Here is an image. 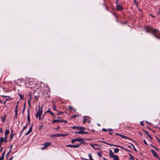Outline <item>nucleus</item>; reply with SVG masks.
<instances>
[{"mask_svg": "<svg viewBox=\"0 0 160 160\" xmlns=\"http://www.w3.org/2000/svg\"><path fill=\"white\" fill-rule=\"evenodd\" d=\"M43 106V105H42L41 107L40 108V105L39 106V108L38 109V111L37 112L39 113L40 114H42V108Z\"/></svg>", "mask_w": 160, "mask_h": 160, "instance_id": "obj_8", "label": "nucleus"}, {"mask_svg": "<svg viewBox=\"0 0 160 160\" xmlns=\"http://www.w3.org/2000/svg\"><path fill=\"white\" fill-rule=\"evenodd\" d=\"M143 142H144V143L145 144H146L147 145H148V144H147V142H146V141L145 140H143Z\"/></svg>", "mask_w": 160, "mask_h": 160, "instance_id": "obj_45", "label": "nucleus"}, {"mask_svg": "<svg viewBox=\"0 0 160 160\" xmlns=\"http://www.w3.org/2000/svg\"><path fill=\"white\" fill-rule=\"evenodd\" d=\"M15 116L16 118H17L18 115V109L17 108H15Z\"/></svg>", "mask_w": 160, "mask_h": 160, "instance_id": "obj_21", "label": "nucleus"}, {"mask_svg": "<svg viewBox=\"0 0 160 160\" xmlns=\"http://www.w3.org/2000/svg\"><path fill=\"white\" fill-rule=\"evenodd\" d=\"M88 156H89L90 160H93L92 158V155L91 154H90V153L89 154Z\"/></svg>", "mask_w": 160, "mask_h": 160, "instance_id": "obj_26", "label": "nucleus"}, {"mask_svg": "<svg viewBox=\"0 0 160 160\" xmlns=\"http://www.w3.org/2000/svg\"><path fill=\"white\" fill-rule=\"evenodd\" d=\"M140 124L141 125H142V126H143L144 125V124H143V122H140Z\"/></svg>", "mask_w": 160, "mask_h": 160, "instance_id": "obj_44", "label": "nucleus"}, {"mask_svg": "<svg viewBox=\"0 0 160 160\" xmlns=\"http://www.w3.org/2000/svg\"><path fill=\"white\" fill-rule=\"evenodd\" d=\"M100 142H102L103 143H104L105 144H107V145H110V146H113V144L108 143H107V142H105L104 141H100Z\"/></svg>", "mask_w": 160, "mask_h": 160, "instance_id": "obj_18", "label": "nucleus"}, {"mask_svg": "<svg viewBox=\"0 0 160 160\" xmlns=\"http://www.w3.org/2000/svg\"><path fill=\"white\" fill-rule=\"evenodd\" d=\"M0 132L1 133H2V128H0Z\"/></svg>", "mask_w": 160, "mask_h": 160, "instance_id": "obj_59", "label": "nucleus"}, {"mask_svg": "<svg viewBox=\"0 0 160 160\" xmlns=\"http://www.w3.org/2000/svg\"><path fill=\"white\" fill-rule=\"evenodd\" d=\"M39 119L40 120L41 119V116L38 117Z\"/></svg>", "mask_w": 160, "mask_h": 160, "instance_id": "obj_61", "label": "nucleus"}, {"mask_svg": "<svg viewBox=\"0 0 160 160\" xmlns=\"http://www.w3.org/2000/svg\"><path fill=\"white\" fill-rule=\"evenodd\" d=\"M9 153H9V152H8V153H7L6 155V157H7L9 155Z\"/></svg>", "mask_w": 160, "mask_h": 160, "instance_id": "obj_57", "label": "nucleus"}, {"mask_svg": "<svg viewBox=\"0 0 160 160\" xmlns=\"http://www.w3.org/2000/svg\"><path fill=\"white\" fill-rule=\"evenodd\" d=\"M129 159L131 160H134V159L132 156L130 157Z\"/></svg>", "mask_w": 160, "mask_h": 160, "instance_id": "obj_40", "label": "nucleus"}, {"mask_svg": "<svg viewBox=\"0 0 160 160\" xmlns=\"http://www.w3.org/2000/svg\"><path fill=\"white\" fill-rule=\"evenodd\" d=\"M3 89L4 91L5 92H8V90L7 88H4Z\"/></svg>", "mask_w": 160, "mask_h": 160, "instance_id": "obj_30", "label": "nucleus"}, {"mask_svg": "<svg viewBox=\"0 0 160 160\" xmlns=\"http://www.w3.org/2000/svg\"><path fill=\"white\" fill-rule=\"evenodd\" d=\"M79 116V115L78 114H76V115H73L71 117V118H76V117H78Z\"/></svg>", "mask_w": 160, "mask_h": 160, "instance_id": "obj_32", "label": "nucleus"}, {"mask_svg": "<svg viewBox=\"0 0 160 160\" xmlns=\"http://www.w3.org/2000/svg\"><path fill=\"white\" fill-rule=\"evenodd\" d=\"M51 145V143L50 142H46L43 144V145L46 148H47L48 147L50 146Z\"/></svg>", "mask_w": 160, "mask_h": 160, "instance_id": "obj_11", "label": "nucleus"}, {"mask_svg": "<svg viewBox=\"0 0 160 160\" xmlns=\"http://www.w3.org/2000/svg\"><path fill=\"white\" fill-rule=\"evenodd\" d=\"M108 130H107L105 128H102V130L103 131H104V132H106L108 131Z\"/></svg>", "mask_w": 160, "mask_h": 160, "instance_id": "obj_46", "label": "nucleus"}, {"mask_svg": "<svg viewBox=\"0 0 160 160\" xmlns=\"http://www.w3.org/2000/svg\"><path fill=\"white\" fill-rule=\"evenodd\" d=\"M156 138H157V140H158V141L160 143V140L157 137H156Z\"/></svg>", "mask_w": 160, "mask_h": 160, "instance_id": "obj_56", "label": "nucleus"}, {"mask_svg": "<svg viewBox=\"0 0 160 160\" xmlns=\"http://www.w3.org/2000/svg\"><path fill=\"white\" fill-rule=\"evenodd\" d=\"M46 148L45 146H44L43 147H42L41 148V150H43L45 148Z\"/></svg>", "mask_w": 160, "mask_h": 160, "instance_id": "obj_53", "label": "nucleus"}, {"mask_svg": "<svg viewBox=\"0 0 160 160\" xmlns=\"http://www.w3.org/2000/svg\"><path fill=\"white\" fill-rule=\"evenodd\" d=\"M102 152H100L97 153V154L100 157H102Z\"/></svg>", "mask_w": 160, "mask_h": 160, "instance_id": "obj_31", "label": "nucleus"}, {"mask_svg": "<svg viewBox=\"0 0 160 160\" xmlns=\"http://www.w3.org/2000/svg\"><path fill=\"white\" fill-rule=\"evenodd\" d=\"M80 146V144L76 145H67L66 146L67 147H72L73 148H78Z\"/></svg>", "mask_w": 160, "mask_h": 160, "instance_id": "obj_4", "label": "nucleus"}, {"mask_svg": "<svg viewBox=\"0 0 160 160\" xmlns=\"http://www.w3.org/2000/svg\"><path fill=\"white\" fill-rule=\"evenodd\" d=\"M68 107H69V109L71 110H73V108L72 106H69Z\"/></svg>", "mask_w": 160, "mask_h": 160, "instance_id": "obj_41", "label": "nucleus"}, {"mask_svg": "<svg viewBox=\"0 0 160 160\" xmlns=\"http://www.w3.org/2000/svg\"><path fill=\"white\" fill-rule=\"evenodd\" d=\"M12 158H13V156H12V157L8 160H12Z\"/></svg>", "mask_w": 160, "mask_h": 160, "instance_id": "obj_64", "label": "nucleus"}, {"mask_svg": "<svg viewBox=\"0 0 160 160\" xmlns=\"http://www.w3.org/2000/svg\"><path fill=\"white\" fill-rule=\"evenodd\" d=\"M151 152L152 153L153 156L156 158H157L158 159H159V158L158 155L157 154L156 152L153 149H152L151 151Z\"/></svg>", "mask_w": 160, "mask_h": 160, "instance_id": "obj_5", "label": "nucleus"}, {"mask_svg": "<svg viewBox=\"0 0 160 160\" xmlns=\"http://www.w3.org/2000/svg\"><path fill=\"white\" fill-rule=\"evenodd\" d=\"M150 146L152 147L153 148H155V147H154L153 145H152V144H150Z\"/></svg>", "mask_w": 160, "mask_h": 160, "instance_id": "obj_60", "label": "nucleus"}, {"mask_svg": "<svg viewBox=\"0 0 160 160\" xmlns=\"http://www.w3.org/2000/svg\"><path fill=\"white\" fill-rule=\"evenodd\" d=\"M109 155L110 157L112 158H113L114 157L115 155H114L113 153L112 152V151L111 150H109Z\"/></svg>", "mask_w": 160, "mask_h": 160, "instance_id": "obj_12", "label": "nucleus"}, {"mask_svg": "<svg viewBox=\"0 0 160 160\" xmlns=\"http://www.w3.org/2000/svg\"><path fill=\"white\" fill-rule=\"evenodd\" d=\"M71 128L72 129H76L78 130H84L85 129V128L81 127H77L74 126L72 127Z\"/></svg>", "mask_w": 160, "mask_h": 160, "instance_id": "obj_3", "label": "nucleus"}, {"mask_svg": "<svg viewBox=\"0 0 160 160\" xmlns=\"http://www.w3.org/2000/svg\"><path fill=\"white\" fill-rule=\"evenodd\" d=\"M115 134L116 135H117L120 136V137H121L123 138H127V137L126 136H124V135H122L121 134H118V133H115Z\"/></svg>", "mask_w": 160, "mask_h": 160, "instance_id": "obj_14", "label": "nucleus"}, {"mask_svg": "<svg viewBox=\"0 0 160 160\" xmlns=\"http://www.w3.org/2000/svg\"><path fill=\"white\" fill-rule=\"evenodd\" d=\"M18 95L20 96V99H22V97H23V95H21V94H19Z\"/></svg>", "mask_w": 160, "mask_h": 160, "instance_id": "obj_37", "label": "nucleus"}, {"mask_svg": "<svg viewBox=\"0 0 160 160\" xmlns=\"http://www.w3.org/2000/svg\"><path fill=\"white\" fill-rule=\"evenodd\" d=\"M119 151V149L118 148H116L114 149V152L115 153H118Z\"/></svg>", "mask_w": 160, "mask_h": 160, "instance_id": "obj_24", "label": "nucleus"}, {"mask_svg": "<svg viewBox=\"0 0 160 160\" xmlns=\"http://www.w3.org/2000/svg\"><path fill=\"white\" fill-rule=\"evenodd\" d=\"M24 130H22L21 132L20 133V135L21 136V134H22V132H23V131H24Z\"/></svg>", "mask_w": 160, "mask_h": 160, "instance_id": "obj_55", "label": "nucleus"}, {"mask_svg": "<svg viewBox=\"0 0 160 160\" xmlns=\"http://www.w3.org/2000/svg\"><path fill=\"white\" fill-rule=\"evenodd\" d=\"M56 107L54 106H53V110H56Z\"/></svg>", "mask_w": 160, "mask_h": 160, "instance_id": "obj_50", "label": "nucleus"}, {"mask_svg": "<svg viewBox=\"0 0 160 160\" xmlns=\"http://www.w3.org/2000/svg\"><path fill=\"white\" fill-rule=\"evenodd\" d=\"M4 141H5V143H7V140L6 139H4Z\"/></svg>", "mask_w": 160, "mask_h": 160, "instance_id": "obj_62", "label": "nucleus"}, {"mask_svg": "<svg viewBox=\"0 0 160 160\" xmlns=\"http://www.w3.org/2000/svg\"><path fill=\"white\" fill-rule=\"evenodd\" d=\"M134 2H135V3L136 4V5H137V6H138V3L136 1V0H134Z\"/></svg>", "mask_w": 160, "mask_h": 160, "instance_id": "obj_43", "label": "nucleus"}, {"mask_svg": "<svg viewBox=\"0 0 160 160\" xmlns=\"http://www.w3.org/2000/svg\"><path fill=\"white\" fill-rule=\"evenodd\" d=\"M86 122H88V123H89L90 122V120L89 119L84 118L83 120V123L85 124Z\"/></svg>", "mask_w": 160, "mask_h": 160, "instance_id": "obj_15", "label": "nucleus"}, {"mask_svg": "<svg viewBox=\"0 0 160 160\" xmlns=\"http://www.w3.org/2000/svg\"><path fill=\"white\" fill-rule=\"evenodd\" d=\"M4 140V139L3 138V137L1 138L0 139V143H2L3 142Z\"/></svg>", "mask_w": 160, "mask_h": 160, "instance_id": "obj_25", "label": "nucleus"}, {"mask_svg": "<svg viewBox=\"0 0 160 160\" xmlns=\"http://www.w3.org/2000/svg\"><path fill=\"white\" fill-rule=\"evenodd\" d=\"M131 145L133 147L134 149V150H135V151H136V152H137V150L135 148L134 146L133 145V144H132V143H130Z\"/></svg>", "mask_w": 160, "mask_h": 160, "instance_id": "obj_29", "label": "nucleus"}, {"mask_svg": "<svg viewBox=\"0 0 160 160\" xmlns=\"http://www.w3.org/2000/svg\"><path fill=\"white\" fill-rule=\"evenodd\" d=\"M150 15L151 17H155V16H153V15H152V14H150Z\"/></svg>", "mask_w": 160, "mask_h": 160, "instance_id": "obj_58", "label": "nucleus"}, {"mask_svg": "<svg viewBox=\"0 0 160 160\" xmlns=\"http://www.w3.org/2000/svg\"><path fill=\"white\" fill-rule=\"evenodd\" d=\"M116 10L118 11L121 10L122 9V6L119 5H116Z\"/></svg>", "mask_w": 160, "mask_h": 160, "instance_id": "obj_10", "label": "nucleus"}, {"mask_svg": "<svg viewBox=\"0 0 160 160\" xmlns=\"http://www.w3.org/2000/svg\"><path fill=\"white\" fill-rule=\"evenodd\" d=\"M43 127V126L42 125H41V126H39V127H38V129L39 130L41 129Z\"/></svg>", "mask_w": 160, "mask_h": 160, "instance_id": "obj_35", "label": "nucleus"}, {"mask_svg": "<svg viewBox=\"0 0 160 160\" xmlns=\"http://www.w3.org/2000/svg\"><path fill=\"white\" fill-rule=\"evenodd\" d=\"M32 125L31 126L30 128L28 131L27 132V133H26L25 134V135H28L30 134L32 131Z\"/></svg>", "mask_w": 160, "mask_h": 160, "instance_id": "obj_9", "label": "nucleus"}, {"mask_svg": "<svg viewBox=\"0 0 160 160\" xmlns=\"http://www.w3.org/2000/svg\"><path fill=\"white\" fill-rule=\"evenodd\" d=\"M75 142H79L80 143L78 144H80V145L82 143L85 145V142L84 141V139L81 138H77L71 140V143H74Z\"/></svg>", "mask_w": 160, "mask_h": 160, "instance_id": "obj_2", "label": "nucleus"}, {"mask_svg": "<svg viewBox=\"0 0 160 160\" xmlns=\"http://www.w3.org/2000/svg\"><path fill=\"white\" fill-rule=\"evenodd\" d=\"M9 131L8 129H6L5 131V136L8 135L9 133Z\"/></svg>", "mask_w": 160, "mask_h": 160, "instance_id": "obj_17", "label": "nucleus"}, {"mask_svg": "<svg viewBox=\"0 0 160 160\" xmlns=\"http://www.w3.org/2000/svg\"><path fill=\"white\" fill-rule=\"evenodd\" d=\"M5 151H4L2 153V154L1 156H2V157H4V155H5Z\"/></svg>", "mask_w": 160, "mask_h": 160, "instance_id": "obj_34", "label": "nucleus"}, {"mask_svg": "<svg viewBox=\"0 0 160 160\" xmlns=\"http://www.w3.org/2000/svg\"><path fill=\"white\" fill-rule=\"evenodd\" d=\"M6 115H4L3 118H2V117L1 118L2 119V122H4L5 119V118H6Z\"/></svg>", "mask_w": 160, "mask_h": 160, "instance_id": "obj_28", "label": "nucleus"}, {"mask_svg": "<svg viewBox=\"0 0 160 160\" xmlns=\"http://www.w3.org/2000/svg\"><path fill=\"white\" fill-rule=\"evenodd\" d=\"M25 104H24V108H23V112H22V113L23 114V113H24V110H25Z\"/></svg>", "mask_w": 160, "mask_h": 160, "instance_id": "obj_42", "label": "nucleus"}, {"mask_svg": "<svg viewBox=\"0 0 160 160\" xmlns=\"http://www.w3.org/2000/svg\"><path fill=\"white\" fill-rule=\"evenodd\" d=\"M113 158L114 160H119V157L118 155H115Z\"/></svg>", "mask_w": 160, "mask_h": 160, "instance_id": "obj_19", "label": "nucleus"}, {"mask_svg": "<svg viewBox=\"0 0 160 160\" xmlns=\"http://www.w3.org/2000/svg\"><path fill=\"white\" fill-rule=\"evenodd\" d=\"M146 28L147 32H151L157 38L160 39V33L157 29H153L150 26H147Z\"/></svg>", "mask_w": 160, "mask_h": 160, "instance_id": "obj_1", "label": "nucleus"}, {"mask_svg": "<svg viewBox=\"0 0 160 160\" xmlns=\"http://www.w3.org/2000/svg\"><path fill=\"white\" fill-rule=\"evenodd\" d=\"M41 114H40L37 112L36 114V118H38V117L41 116Z\"/></svg>", "mask_w": 160, "mask_h": 160, "instance_id": "obj_22", "label": "nucleus"}, {"mask_svg": "<svg viewBox=\"0 0 160 160\" xmlns=\"http://www.w3.org/2000/svg\"><path fill=\"white\" fill-rule=\"evenodd\" d=\"M154 148L155 150H156L157 151H159V149H158V148H156V147Z\"/></svg>", "mask_w": 160, "mask_h": 160, "instance_id": "obj_54", "label": "nucleus"}, {"mask_svg": "<svg viewBox=\"0 0 160 160\" xmlns=\"http://www.w3.org/2000/svg\"><path fill=\"white\" fill-rule=\"evenodd\" d=\"M83 132H83V131H78V132H75V133H78V134H83Z\"/></svg>", "mask_w": 160, "mask_h": 160, "instance_id": "obj_23", "label": "nucleus"}, {"mask_svg": "<svg viewBox=\"0 0 160 160\" xmlns=\"http://www.w3.org/2000/svg\"><path fill=\"white\" fill-rule=\"evenodd\" d=\"M47 112L50 113L51 115L55 117V116L53 113L49 109H48V111H47L45 113H46Z\"/></svg>", "mask_w": 160, "mask_h": 160, "instance_id": "obj_20", "label": "nucleus"}, {"mask_svg": "<svg viewBox=\"0 0 160 160\" xmlns=\"http://www.w3.org/2000/svg\"><path fill=\"white\" fill-rule=\"evenodd\" d=\"M8 138V137H7V136L5 135V137H4L5 139H6V138Z\"/></svg>", "mask_w": 160, "mask_h": 160, "instance_id": "obj_63", "label": "nucleus"}, {"mask_svg": "<svg viewBox=\"0 0 160 160\" xmlns=\"http://www.w3.org/2000/svg\"><path fill=\"white\" fill-rule=\"evenodd\" d=\"M89 145L91 146L95 150H96V149H95V147H94V146H98V144H92V143H90L89 144Z\"/></svg>", "mask_w": 160, "mask_h": 160, "instance_id": "obj_16", "label": "nucleus"}, {"mask_svg": "<svg viewBox=\"0 0 160 160\" xmlns=\"http://www.w3.org/2000/svg\"><path fill=\"white\" fill-rule=\"evenodd\" d=\"M126 138H127V139H128L129 140H131V141H133L134 142H135V141L134 140H132V138H130L128 137H127Z\"/></svg>", "mask_w": 160, "mask_h": 160, "instance_id": "obj_33", "label": "nucleus"}, {"mask_svg": "<svg viewBox=\"0 0 160 160\" xmlns=\"http://www.w3.org/2000/svg\"><path fill=\"white\" fill-rule=\"evenodd\" d=\"M13 136H14V134H13V129H11V135H10V137L13 138Z\"/></svg>", "mask_w": 160, "mask_h": 160, "instance_id": "obj_27", "label": "nucleus"}, {"mask_svg": "<svg viewBox=\"0 0 160 160\" xmlns=\"http://www.w3.org/2000/svg\"><path fill=\"white\" fill-rule=\"evenodd\" d=\"M4 158V157L1 156V157H0V160H3Z\"/></svg>", "mask_w": 160, "mask_h": 160, "instance_id": "obj_48", "label": "nucleus"}, {"mask_svg": "<svg viewBox=\"0 0 160 160\" xmlns=\"http://www.w3.org/2000/svg\"><path fill=\"white\" fill-rule=\"evenodd\" d=\"M28 125V124H27V125H26V126H25L23 127V129H22V130H25V129L26 128H27V127Z\"/></svg>", "mask_w": 160, "mask_h": 160, "instance_id": "obj_39", "label": "nucleus"}, {"mask_svg": "<svg viewBox=\"0 0 160 160\" xmlns=\"http://www.w3.org/2000/svg\"><path fill=\"white\" fill-rule=\"evenodd\" d=\"M52 138H54V137H60V134H52L50 136Z\"/></svg>", "mask_w": 160, "mask_h": 160, "instance_id": "obj_13", "label": "nucleus"}, {"mask_svg": "<svg viewBox=\"0 0 160 160\" xmlns=\"http://www.w3.org/2000/svg\"><path fill=\"white\" fill-rule=\"evenodd\" d=\"M31 98L30 99V100L28 102V105H29V106H31L30 102H31Z\"/></svg>", "mask_w": 160, "mask_h": 160, "instance_id": "obj_38", "label": "nucleus"}, {"mask_svg": "<svg viewBox=\"0 0 160 160\" xmlns=\"http://www.w3.org/2000/svg\"><path fill=\"white\" fill-rule=\"evenodd\" d=\"M148 138L151 140H152V137H151V136L149 134H148Z\"/></svg>", "mask_w": 160, "mask_h": 160, "instance_id": "obj_36", "label": "nucleus"}, {"mask_svg": "<svg viewBox=\"0 0 160 160\" xmlns=\"http://www.w3.org/2000/svg\"><path fill=\"white\" fill-rule=\"evenodd\" d=\"M120 148H122V149H123L124 150H126V148H123L121 146H120Z\"/></svg>", "mask_w": 160, "mask_h": 160, "instance_id": "obj_49", "label": "nucleus"}, {"mask_svg": "<svg viewBox=\"0 0 160 160\" xmlns=\"http://www.w3.org/2000/svg\"><path fill=\"white\" fill-rule=\"evenodd\" d=\"M113 146H114L117 147H120V146H119V145H115V144H113Z\"/></svg>", "mask_w": 160, "mask_h": 160, "instance_id": "obj_52", "label": "nucleus"}, {"mask_svg": "<svg viewBox=\"0 0 160 160\" xmlns=\"http://www.w3.org/2000/svg\"><path fill=\"white\" fill-rule=\"evenodd\" d=\"M143 131L147 135L148 134V132H146L144 130H143Z\"/></svg>", "mask_w": 160, "mask_h": 160, "instance_id": "obj_51", "label": "nucleus"}, {"mask_svg": "<svg viewBox=\"0 0 160 160\" xmlns=\"http://www.w3.org/2000/svg\"><path fill=\"white\" fill-rule=\"evenodd\" d=\"M28 115L27 116V120L28 122V124H30V114H29V108H28Z\"/></svg>", "mask_w": 160, "mask_h": 160, "instance_id": "obj_6", "label": "nucleus"}, {"mask_svg": "<svg viewBox=\"0 0 160 160\" xmlns=\"http://www.w3.org/2000/svg\"><path fill=\"white\" fill-rule=\"evenodd\" d=\"M66 136L65 134H60V137L62 136L64 137Z\"/></svg>", "mask_w": 160, "mask_h": 160, "instance_id": "obj_47", "label": "nucleus"}, {"mask_svg": "<svg viewBox=\"0 0 160 160\" xmlns=\"http://www.w3.org/2000/svg\"><path fill=\"white\" fill-rule=\"evenodd\" d=\"M64 121V120H59L58 119H54L52 121V123H54L56 122H62Z\"/></svg>", "mask_w": 160, "mask_h": 160, "instance_id": "obj_7", "label": "nucleus"}]
</instances>
